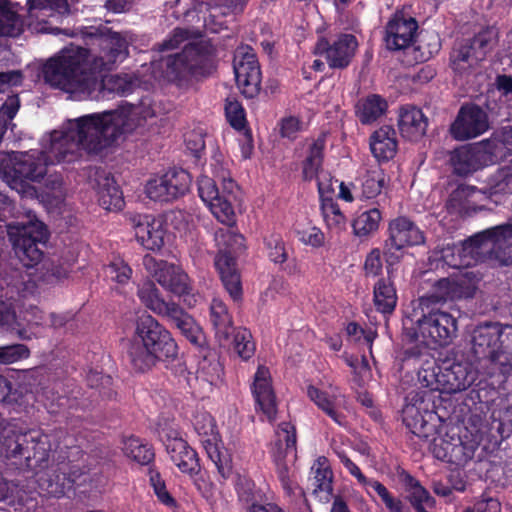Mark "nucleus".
<instances>
[{"mask_svg": "<svg viewBox=\"0 0 512 512\" xmlns=\"http://www.w3.org/2000/svg\"><path fill=\"white\" fill-rule=\"evenodd\" d=\"M154 116V105L143 101L70 119L43 137L40 152H0V177L19 194L33 197L36 191L31 183L47 175L48 166L72 161L81 151L99 153Z\"/></svg>", "mask_w": 512, "mask_h": 512, "instance_id": "1", "label": "nucleus"}, {"mask_svg": "<svg viewBox=\"0 0 512 512\" xmlns=\"http://www.w3.org/2000/svg\"><path fill=\"white\" fill-rule=\"evenodd\" d=\"M80 33L83 38L95 40L101 49L99 55L73 45L62 49L43 69L45 81L52 87L74 100H100L109 93L126 94L135 85L151 84L150 79L132 82L126 77L102 74V69H110L126 58L131 35L113 32L107 26L85 28Z\"/></svg>", "mask_w": 512, "mask_h": 512, "instance_id": "2", "label": "nucleus"}, {"mask_svg": "<svg viewBox=\"0 0 512 512\" xmlns=\"http://www.w3.org/2000/svg\"><path fill=\"white\" fill-rule=\"evenodd\" d=\"M237 191L238 187L226 169L213 171V178L204 175L198 181L201 200L219 222L229 226L215 233V241L219 249L215 266L225 289L234 300L240 299L242 286L233 254L244 248L243 236L232 228L236 221Z\"/></svg>", "mask_w": 512, "mask_h": 512, "instance_id": "3", "label": "nucleus"}, {"mask_svg": "<svg viewBox=\"0 0 512 512\" xmlns=\"http://www.w3.org/2000/svg\"><path fill=\"white\" fill-rule=\"evenodd\" d=\"M486 257L494 258L502 265L512 263V224L487 229L460 246L448 245L441 250L440 256L453 268L469 267Z\"/></svg>", "mask_w": 512, "mask_h": 512, "instance_id": "4", "label": "nucleus"}, {"mask_svg": "<svg viewBox=\"0 0 512 512\" xmlns=\"http://www.w3.org/2000/svg\"><path fill=\"white\" fill-rule=\"evenodd\" d=\"M475 373L467 364L456 363L441 368L432 364L418 372V381L430 392L410 394L403 413L407 416H423L437 413L432 402V392L453 394L466 390L475 381Z\"/></svg>", "mask_w": 512, "mask_h": 512, "instance_id": "5", "label": "nucleus"}, {"mask_svg": "<svg viewBox=\"0 0 512 512\" xmlns=\"http://www.w3.org/2000/svg\"><path fill=\"white\" fill-rule=\"evenodd\" d=\"M127 352L133 368L144 372L159 361L174 358L177 355V344L170 332L155 318L142 315L137 319Z\"/></svg>", "mask_w": 512, "mask_h": 512, "instance_id": "6", "label": "nucleus"}, {"mask_svg": "<svg viewBox=\"0 0 512 512\" xmlns=\"http://www.w3.org/2000/svg\"><path fill=\"white\" fill-rule=\"evenodd\" d=\"M424 306L426 300L420 299L413 314L404 320L405 336L427 347L449 344L457 331L455 318L439 310L424 314Z\"/></svg>", "mask_w": 512, "mask_h": 512, "instance_id": "7", "label": "nucleus"}, {"mask_svg": "<svg viewBox=\"0 0 512 512\" xmlns=\"http://www.w3.org/2000/svg\"><path fill=\"white\" fill-rule=\"evenodd\" d=\"M183 45L181 54L168 56L166 70L163 76L169 81L183 82L204 75L202 69L203 57L196 45L188 40V34L183 29H175L171 36L161 45V51H170Z\"/></svg>", "mask_w": 512, "mask_h": 512, "instance_id": "8", "label": "nucleus"}, {"mask_svg": "<svg viewBox=\"0 0 512 512\" xmlns=\"http://www.w3.org/2000/svg\"><path fill=\"white\" fill-rule=\"evenodd\" d=\"M8 235L24 266L32 267L41 261L43 252L38 244H44L48 240V230L35 215L29 213L26 221L10 223Z\"/></svg>", "mask_w": 512, "mask_h": 512, "instance_id": "9", "label": "nucleus"}, {"mask_svg": "<svg viewBox=\"0 0 512 512\" xmlns=\"http://www.w3.org/2000/svg\"><path fill=\"white\" fill-rule=\"evenodd\" d=\"M143 265L165 290L183 298V302L188 307L196 305L198 297L192 293L190 279L180 266L156 260L150 255L144 257Z\"/></svg>", "mask_w": 512, "mask_h": 512, "instance_id": "10", "label": "nucleus"}, {"mask_svg": "<svg viewBox=\"0 0 512 512\" xmlns=\"http://www.w3.org/2000/svg\"><path fill=\"white\" fill-rule=\"evenodd\" d=\"M28 24L36 32L59 34L57 26L69 14L68 0H27Z\"/></svg>", "mask_w": 512, "mask_h": 512, "instance_id": "11", "label": "nucleus"}, {"mask_svg": "<svg viewBox=\"0 0 512 512\" xmlns=\"http://www.w3.org/2000/svg\"><path fill=\"white\" fill-rule=\"evenodd\" d=\"M296 451V428L295 425L288 420L278 424L276 429V442L274 458L277 465V475L281 482L282 488L288 496H292L297 490L304 496L298 485L293 480L288 466L283 462L289 454H295Z\"/></svg>", "mask_w": 512, "mask_h": 512, "instance_id": "12", "label": "nucleus"}, {"mask_svg": "<svg viewBox=\"0 0 512 512\" xmlns=\"http://www.w3.org/2000/svg\"><path fill=\"white\" fill-rule=\"evenodd\" d=\"M190 185L191 176L187 171L171 169L151 177L145 185V194L153 201L167 202L184 195Z\"/></svg>", "mask_w": 512, "mask_h": 512, "instance_id": "13", "label": "nucleus"}, {"mask_svg": "<svg viewBox=\"0 0 512 512\" xmlns=\"http://www.w3.org/2000/svg\"><path fill=\"white\" fill-rule=\"evenodd\" d=\"M234 73L241 93L252 98L258 94L261 85V71L252 48L239 47L234 55Z\"/></svg>", "mask_w": 512, "mask_h": 512, "instance_id": "14", "label": "nucleus"}, {"mask_svg": "<svg viewBox=\"0 0 512 512\" xmlns=\"http://www.w3.org/2000/svg\"><path fill=\"white\" fill-rule=\"evenodd\" d=\"M496 39V32L488 29L480 33L473 41L472 45L461 46L455 49L451 54V67L459 75L467 74L474 70L479 61L483 60L487 52L491 49Z\"/></svg>", "mask_w": 512, "mask_h": 512, "instance_id": "15", "label": "nucleus"}, {"mask_svg": "<svg viewBox=\"0 0 512 512\" xmlns=\"http://www.w3.org/2000/svg\"><path fill=\"white\" fill-rule=\"evenodd\" d=\"M489 129L487 113L477 105H465L450 126L452 137L459 141L476 138Z\"/></svg>", "mask_w": 512, "mask_h": 512, "instance_id": "16", "label": "nucleus"}, {"mask_svg": "<svg viewBox=\"0 0 512 512\" xmlns=\"http://www.w3.org/2000/svg\"><path fill=\"white\" fill-rule=\"evenodd\" d=\"M168 422L158 424L157 431L163 440L167 438L166 450L172 462L183 472L187 474H195L199 471V461L197 453L181 438L177 437L174 430L166 431Z\"/></svg>", "mask_w": 512, "mask_h": 512, "instance_id": "17", "label": "nucleus"}, {"mask_svg": "<svg viewBox=\"0 0 512 512\" xmlns=\"http://www.w3.org/2000/svg\"><path fill=\"white\" fill-rule=\"evenodd\" d=\"M451 162L459 175H467L495 162L494 152L489 143L482 141L463 146L454 151Z\"/></svg>", "mask_w": 512, "mask_h": 512, "instance_id": "18", "label": "nucleus"}, {"mask_svg": "<svg viewBox=\"0 0 512 512\" xmlns=\"http://www.w3.org/2000/svg\"><path fill=\"white\" fill-rule=\"evenodd\" d=\"M51 446L47 435H35L34 433H25L16 435L14 440L7 446L9 457L24 458L27 465L30 461L40 464L49 457Z\"/></svg>", "mask_w": 512, "mask_h": 512, "instance_id": "19", "label": "nucleus"}, {"mask_svg": "<svg viewBox=\"0 0 512 512\" xmlns=\"http://www.w3.org/2000/svg\"><path fill=\"white\" fill-rule=\"evenodd\" d=\"M193 423L195 431L201 437V442L207 452L208 457L217 467L219 474L223 478H228L231 473L229 460L219 448L220 434L217 429L214 418H195Z\"/></svg>", "mask_w": 512, "mask_h": 512, "instance_id": "20", "label": "nucleus"}, {"mask_svg": "<svg viewBox=\"0 0 512 512\" xmlns=\"http://www.w3.org/2000/svg\"><path fill=\"white\" fill-rule=\"evenodd\" d=\"M24 320L26 325L18 322L15 313L12 310V304L0 300V332L2 331H15L17 335L23 340H30L38 336L35 327L47 325L46 316L38 308H33L27 311Z\"/></svg>", "mask_w": 512, "mask_h": 512, "instance_id": "21", "label": "nucleus"}, {"mask_svg": "<svg viewBox=\"0 0 512 512\" xmlns=\"http://www.w3.org/2000/svg\"><path fill=\"white\" fill-rule=\"evenodd\" d=\"M389 238L386 243V255L388 263H392V249L401 250L408 246L424 243L423 232L408 218L397 217L390 221L388 226Z\"/></svg>", "mask_w": 512, "mask_h": 512, "instance_id": "22", "label": "nucleus"}, {"mask_svg": "<svg viewBox=\"0 0 512 512\" xmlns=\"http://www.w3.org/2000/svg\"><path fill=\"white\" fill-rule=\"evenodd\" d=\"M418 25L403 11H397L386 26L385 44L389 50H404L414 41Z\"/></svg>", "mask_w": 512, "mask_h": 512, "instance_id": "23", "label": "nucleus"}, {"mask_svg": "<svg viewBox=\"0 0 512 512\" xmlns=\"http://www.w3.org/2000/svg\"><path fill=\"white\" fill-rule=\"evenodd\" d=\"M137 241L148 250H159L165 242L166 229L161 217L135 215L130 219Z\"/></svg>", "mask_w": 512, "mask_h": 512, "instance_id": "24", "label": "nucleus"}, {"mask_svg": "<svg viewBox=\"0 0 512 512\" xmlns=\"http://www.w3.org/2000/svg\"><path fill=\"white\" fill-rule=\"evenodd\" d=\"M358 47V41L352 34H342L332 45L324 38L319 39L315 46L316 54H325L328 64L332 68L346 67Z\"/></svg>", "mask_w": 512, "mask_h": 512, "instance_id": "25", "label": "nucleus"}, {"mask_svg": "<svg viewBox=\"0 0 512 512\" xmlns=\"http://www.w3.org/2000/svg\"><path fill=\"white\" fill-rule=\"evenodd\" d=\"M474 289L472 279L467 273H459L453 277L437 281L428 298V301L440 302L469 297ZM425 300V298H423Z\"/></svg>", "mask_w": 512, "mask_h": 512, "instance_id": "26", "label": "nucleus"}, {"mask_svg": "<svg viewBox=\"0 0 512 512\" xmlns=\"http://www.w3.org/2000/svg\"><path fill=\"white\" fill-rule=\"evenodd\" d=\"M251 392L257 408L267 416L277 412L276 396L273 388L272 376L268 367L259 365L253 376Z\"/></svg>", "mask_w": 512, "mask_h": 512, "instance_id": "27", "label": "nucleus"}, {"mask_svg": "<svg viewBox=\"0 0 512 512\" xmlns=\"http://www.w3.org/2000/svg\"><path fill=\"white\" fill-rule=\"evenodd\" d=\"M397 149V134L391 126H382L370 136L371 153L379 162L392 159L396 155Z\"/></svg>", "mask_w": 512, "mask_h": 512, "instance_id": "28", "label": "nucleus"}, {"mask_svg": "<svg viewBox=\"0 0 512 512\" xmlns=\"http://www.w3.org/2000/svg\"><path fill=\"white\" fill-rule=\"evenodd\" d=\"M398 127L404 138L416 141L424 136L427 119L419 108L404 106L399 110Z\"/></svg>", "mask_w": 512, "mask_h": 512, "instance_id": "29", "label": "nucleus"}, {"mask_svg": "<svg viewBox=\"0 0 512 512\" xmlns=\"http://www.w3.org/2000/svg\"><path fill=\"white\" fill-rule=\"evenodd\" d=\"M96 193L99 205L108 211H119L124 206L122 191L113 177L102 173L97 178Z\"/></svg>", "mask_w": 512, "mask_h": 512, "instance_id": "30", "label": "nucleus"}, {"mask_svg": "<svg viewBox=\"0 0 512 512\" xmlns=\"http://www.w3.org/2000/svg\"><path fill=\"white\" fill-rule=\"evenodd\" d=\"M210 321L220 345L226 346L234 333V327L226 305L218 298H214L210 305Z\"/></svg>", "mask_w": 512, "mask_h": 512, "instance_id": "31", "label": "nucleus"}, {"mask_svg": "<svg viewBox=\"0 0 512 512\" xmlns=\"http://www.w3.org/2000/svg\"><path fill=\"white\" fill-rule=\"evenodd\" d=\"M164 317L172 321L191 343L195 345L202 344L204 340L202 329L179 305L175 303L171 306L169 312H167Z\"/></svg>", "mask_w": 512, "mask_h": 512, "instance_id": "32", "label": "nucleus"}, {"mask_svg": "<svg viewBox=\"0 0 512 512\" xmlns=\"http://www.w3.org/2000/svg\"><path fill=\"white\" fill-rule=\"evenodd\" d=\"M483 434V431L476 430L475 433L471 431V439L467 435L456 437L453 449L450 451L449 463L462 466L469 462L474 457Z\"/></svg>", "mask_w": 512, "mask_h": 512, "instance_id": "33", "label": "nucleus"}, {"mask_svg": "<svg viewBox=\"0 0 512 512\" xmlns=\"http://www.w3.org/2000/svg\"><path fill=\"white\" fill-rule=\"evenodd\" d=\"M121 445L125 457L140 465H148L154 459L155 455L152 447L139 437L124 435L121 439Z\"/></svg>", "mask_w": 512, "mask_h": 512, "instance_id": "34", "label": "nucleus"}, {"mask_svg": "<svg viewBox=\"0 0 512 512\" xmlns=\"http://www.w3.org/2000/svg\"><path fill=\"white\" fill-rule=\"evenodd\" d=\"M137 295L148 309L160 316H165L170 307L175 304L174 302L165 301L156 285L150 280H145L139 284Z\"/></svg>", "mask_w": 512, "mask_h": 512, "instance_id": "35", "label": "nucleus"}, {"mask_svg": "<svg viewBox=\"0 0 512 512\" xmlns=\"http://www.w3.org/2000/svg\"><path fill=\"white\" fill-rule=\"evenodd\" d=\"M324 147V136H319L308 143L307 155L302 164V175L305 180L316 179L321 172H325L321 169Z\"/></svg>", "mask_w": 512, "mask_h": 512, "instance_id": "36", "label": "nucleus"}, {"mask_svg": "<svg viewBox=\"0 0 512 512\" xmlns=\"http://www.w3.org/2000/svg\"><path fill=\"white\" fill-rule=\"evenodd\" d=\"M311 471L314 475L315 485L313 493L319 495L321 500H329L333 491V473L327 458L319 457L311 467Z\"/></svg>", "mask_w": 512, "mask_h": 512, "instance_id": "37", "label": "nucleus"}, {"mask_svg": "<svg viewBox=\"0 0 512 512\" xmlns=\"http://www.w3.org/2000/svg\"><path fill=\"white\" fill-rule=\"evenodd\" d=\"M362 199L370 200L381 194L387 185V176L384 170L379 166H373L367 169L360 179Z\"/></svg>", "mask_w": 512, "mask_h": 512, "instance_id": "38", "label": "nucleus"}, {"mask_svg": "<svg viewBox=\"0 0 512 512\" xmlns=\"http://www.w3.org/2000/svg\"><path fill=\"white\" fill-rule=\"evenodd\" d=\"M402 481L407 493V499L416 511L423 508L432 509L435 506V499L418 480L410 474L405 473L402 477Z\"/></svg>", "mask_w": 512, "mask_h": 512, "instance_id": "39", "label": "nucleus"}, {"mask_svg": "<svg viewBox=\"0 0 512 512\" xmlns=\"http://www.w3.org/2000/svg\"><path fill=\"white\" fill-rule=\"evenodd\" d=\"M19 5L10 0H0V36H17L22 31L18 15Z\"/></svg>", "mask_w": 512, "mask_h": 512, "instance_id": "40", "label": "nucleus"}, {"mask_svg": "<svg viewBox=\"0 0 512 512\" xmlns=\"http://www.w3.org/2000/svg\"><path fill=\"white\" fill-rule=\"evenodd\" d=\"M481 190L483 197L491 198L495 203L498 200L494 197L512 193V167L499 169Z\"/></svg>", "mask_w": 512, "mask_h": 512, "instance_id": "41", "label": "nucleus"}, {"mask_svg": "<svg viewBox=\"0 0 512 512\" xmlns=\"http://www.w3.org/2000/svg\"><path fill=\"white\" fill-rule=\"evenodd\" d=\"M307 396L324 413L332 414L335 412L336 390L322 381L311 383L307 386Z\"/></svg>", "mask_w": 512, "mask_h": 512, "instance_id": "42", "label": "nucleus"}, {"mask_svg": "<svg viewBox=\"0 0 512 512\" xmlns=\"http://www.w3.org/2000/svg\"><path fill=\"white\" fill-rule=\"evenodd\" d=\"M387 110V102L379 95H369L358 101L356 114L363 124L376 121Z\"/></svg>", "mask_w": 512, "mask_h": 512, "instance_id": "43", "label": "nucleus"}, {"mask_svg": "<svg viewBox=\"0 0 512 512\" xmlns=\"http://www.w3.org/2000/svg\"><path fill=\"white\" fill-rule=\"evenodd\" d=\"M403 423L414 435L429 438L441 433L443 418H403Z\"/></svg>", "mask_w": 512, "mask_h": 512, "instance_id": "44", "label": "nucleus"}, {"mask_svg": "<svg viewBox=\"0 0 512 512\" xmlns=\"http://www.w3.org/2000/svg\"><path fill=\"white\" fill-rule=\"evenodd\" d=\"M482 190L470 185H460L451 194L448 205L450 208L462 211L481 200Z\"/></svg>", "mask_w": 512, "mask_h": 512, "instance_id": "45", "label": "nucleus"}, {"mask_svg": "<svg viewBox=\"0 0 512 512\" xmlns=\"http://www.w3.org/2000/svg\"><path fill=\"white\" fill-rule=\"evenodd\" d=\"M397 303L396 290L386 280H379L374 287V304L381 313H391Z\"/></svg>", "mask_w": 512, "mask_h": 512, "instance_id": "46", "label": "nucleus"}, {"mask_svg": "<svg viewBox=\"0 0 512 512\" xmlns=\"http://www.w3.org/2000/svg\"><path fill=\"white\" fill-rule=\"evenodd\" d=\"M382 221V213L378 208L362 212L353 222L356 235L366 236L378 230Z\"/></svg>", "mask_w": 512, "mask_h": 512, "instance_id": "47", "label": "nucleus"}, {"mask_svg": "<svg viewBox=\"0 0 512 512\" xmlns=\"http://www.w3.org/2000/svg\"><path fill=\"white\" fill-rule=\"evenodd\" d=\"M294 233L302 244L312 248L322 247L325 243L324 233L311 222L297 223Z\"/></svg>", "mask_w": 512, "mask_h": 512, "instance_id": "48", "label": "nucleus"}, {"mask_svg": "<svg viewBox=\"0 0 512 512\" xmlns=\"http://www.w3.org/2000/svg\"><path fill=\"white\" fill-rule=\"evenodd\" d=\"M108 281L119 286L126 285L132 276V269L120 257H114L104 270Z\"/></svg>", "mask_w": 512, "mask_h": 512, "instance_id": "49", "label": "nucleus"}, {"mask_svg": "<svg viewBox=\"0 0 512 512\" xmlns=\"http://www.w3.org/2000/svg\"><path fill=\"white\" fill-rule=\"evenodd\" d=\"M324 221L331 231L340 233L347 227L346 216L340 210L338 204L334 201L321 204Z\"/></svg>", "mask_w": 512, "mask_h": 512, "instance_id": "50", "label": "nucleus"}, {"mask_svg": "<svg viewBox=\"0 0 512 512\" xmlns=\"http://www.w3.org/2000/svg\"><path fill=\"white\" fill-rule=\"evenodd\" d=\"M41 202L49 211H60L64 205L65 191L59 177L51 181V188L47 187L41 195Z\"/></svg>", "mask_w": 512, "mask_h": 512, "instance_id": "51", "label": "nucleus"}, {"mask_svg": "<svg viewBox=\"0 0 512 512\" xmlns=\"http://www.w3.org/2000/svg\"><path fill=\"white\" fill-rule=\"evenodd\" d=\"M498 331L490 326L479 327L474 331L473 343L477 353L485 354L486 350L498 342Z\"/></svg>", "mask_w": 512, "mask_h": 512, "instance_id": "52", "label": "nucleus"}, {"mask_svg": "<svg viewBox=\"0 0 512 512\" xmlns=\"http://www.w3.org/2000/svg\"><path fill=\"white\" fill-rule=\"evenodd\" d=\"M149 481L158 501L166 507L175 510L177 508V502L167 490L166 484L161 478L159 472L150 469Z\"/></svg>", "mask_w": 512, "mask_h": 512, "instance_id": "53", "label": "nucleus"}, {"mask_svg": "<svg viewBox=\"0 0 512 512\" xmlns=\"http://www.w3.org/2000/svg\"><path fill=\"white\" fill-rule=\"evenodd\" d=\"M265 248L269 259L275 264H282L288 258V253L282 237L278 234H271L265 238Z\"/></svg>", "mask_w": 512, "mask_h": 512, "instance_id": "54", "label": "nucleus"}, {"mask_svg": "<svg viewBox=\"0 0 512 512\" xmlns=\"http://www.w3.org/2000/svg\"><path fill=\"white\" fill-rule=\"evenodd\" d=\"M234 352L243 360H247L254 355L255 345L252 342V336L249 331L238 330L233 339Z\"/></svg>", "mask_w": 512, "mask_h": 512, "instance_id": "55", "label": "nucleus"}, {"mask_svg": "<svg viewBox=\"0 0 512 512\" xmlns=\"http://www.w3.org/2000/svg\"><path fill=\"white\" fill-rule=\"evenodd\" d=\"M494 152L495 161L505 158L512 152V127L502 131L500 139L486 140Z\"/></svg>", "mask_w": 512, "mask_h": 512, "instance_id": "56", "label": "nucleus"}, {"mask_svg": "<svg viewBox=\"0 0 512 512\" xmlns=\"http://www.w3.org/2000/svg\"><path fill=\"white\" fill-rule=\"evenodd\" d=\"M30 356V350L23 344L0 346V364H13Z\"/></svg>", "mask_w": 512, "mask_h": 512, "instance_id": "57", "label": "nucleus"}, {"mask_svg": "<svg viewBox=\"0 0 512 512\" xmlns=\"http://www.w3.org/2000/svg\"><path fill=\"white\" fill-rule=\"evenodd\" d=\"M316 180L321 204L334 201L338 180L333 179L328 172H321Z\"/></svg>", "mask_w": 512, "mask_h": 512, "instance_id": "58", "label": "nucleus"}, {"mask_svg": "<svg viewBox=\"0 0 512 512\" xmlns=\"http://www.w3.org/2000/svg\"><path fill=\"white\" fill-rule=\"evenodd\" d=\"M456 437H442L437 436L433 438L431 451L435 458L449 463L450 451L454 446V439Z\"/></svg>", "mask_w": 512, "mask_h": 512, "instance_id": "59", "label": "nucleus"}, {"mask_svg": "<svg viewBox=\"0 0 512 512\" xmlns=\"http://www.w3.org/2000/svg\"><path fill=\"white\" fill-rule=\"evenodd\" d=\"M221 372L222 369L218 362H208L207 360H204L200 364L197 372V378L209 383L210 385H215L220 380Z\"/></svg>", "mask_w": 512, "mask_h": 512, "instance_id": "60", "label": "nucleus"}, {"mask_svg": "<svg viewBox=\"0 0 512 512\" xmlns=\"http://www.w3.org/2000/svg\"><path fill=\"white\" fill-rule=\"evenodd\" d=\"M226 116L230 124L237 130L245 128V112L240 103L229 101L225 106Z\"/></svg>", "mask_w": 512, "mask_h": 512, "instance_id": "61", "label": "nucleus"}, {"mask_svg": "<svg viewBox=\"0 0 512 512\" xmlns=\"http://www.w3.org/2000/svg\"><path fill=\"white\" fill-rule=\"evenodd\" d=\"M278 126L281 136L288 139L296 138L297 134L303 129L302 121L295 116L284 117Z\"/></svg>", "mask_w": 512, "mask_h": 512, "instance_id": "62", "label": "nucleus"}, {"mask_svg": "<svg viewBox=\"0 0 512 512\" xmlns=\"http://www.w3.org/2000/svg\"><path fill=\"white\" fill-rule=\"evenodd\" d=\"M86 381L90 387L102 389L105 395L110 396V386L112 384L110 376L103 375L97 370H91L86 375Z\"/></svg>", "mask_w": 512, "mask_h": 512, "instance_id": "63", "label": "nucleus"}, {"mask_svg": "<svg viewBox=\"0 0 512 512\" xmlns=\"http://www.w3.org/2000/svg\"><path fill=\"white\" fill-rule=\"evenodd\" d=\"M364 268L368 275H379L382 270L381 253L379 249H374L367 255Z\"/></svg>", "mask_w": 512, "mask_h": 512, "instance_id": "64", "label": "nucleus"}]
</instances>
